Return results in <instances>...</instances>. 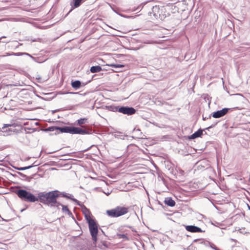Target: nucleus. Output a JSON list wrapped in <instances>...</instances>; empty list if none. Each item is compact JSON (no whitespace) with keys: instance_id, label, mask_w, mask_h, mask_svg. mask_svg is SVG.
Instances as JSON below:
<instances>
[{"instance_id":"f257e3e1","label":"nucleus","mask_w":250,"mask_h":250,"mask_svg":"<svg viewBox=\"0 0 250 250\" xmlns=\"http://www.w3.org/2000/svg\"><path fill=\"white\" fill-rule=\"evenodd\" d=\"M59 197V191L57 190L48 192H41L38 194L41 203L51 207H55L57 203V199Z\"/></svg>"},{"instance_id":"f03ea898","label":"nucleus","mask_w":250,"mask_h":250,"mask_svg":"<svg viewBox=\"0 0 250 250\" xmlns=\"http://www.w3.org/2000/svg\"><path fill=\"white\" fill-rule=\"evenodd\" d=\"M16 193L21 200L25 202L33 203L39 200L38 196L36 197L30 192L25 189L18 190Z\"/></svg>"},{"instance_id":"7ed1b4c3","label":"nucleus","mask_w":250,"mask_h":250,"mask_svg":"<svg viewBox=\"0 0 250 250\" xmlns=\"http://www.w3.org/2000/svg\"><path fill=\"white\" fill-rule=\"evenodd\" d=\"M106 212L109 216L118 217L127 213L128 212V208L124 207L117 206L114 208L107 210Z\"/></svg>"},{"instance_id":"20e7f679","label":"nucleus","mask_w":250,"mask_h":250,"mask_svg":"<svg viewBox=\"0 0 250 250\" xmlns=\"http://www.w3.org/2000/svg\"><path fill=\"white\" fill-rule=\"evenodd\" d=\"M85 218L88 223L89 229L90 234L92 236V239L93 241L96 242L97 240V233L98 232L97 225L93 219L88 218L86 215H85Z\"/></svg>"},{"instance_id":"39448f33","label":"nucleus","mask_w":250,"mask_h":250,"mask_svg":"<svg viewBox=\"0 0 250 250\" xmlns=\"http://www.w3.org/2000/svg\"><path fill=\"white\" fill-rule=\"evenodd\" d=\"M110 110L113 111H118L124 114L131 115L135 113L136 110L132 107L128 106H112L108 107Z\"/></svg>"},{"instance_id":"423d86ee","label":"nucleus","mask_w":250,"mask_h":250,"mask_svg":"<svg viewBox=\"0 0 250 250\" xmlns=\"http://www.w3.org/2000/svg\"><path fill=\"white\" fill-rule=\"evenodd\" d=\"M229 109V108H224L220 110H218L212 113V116L214 118L222 117L228 113Z\"/></svg>"},{"instance_id":"0eeeda50","label":"nucleus","mask_w":250,"mask_h":250,"mask_svg":"<svg viewBox=\"0 0 250 250\" xmlns=\"http://www.w3.org/2000/svg\"><path fill=\"white\" fill-rule=\"evenodd\" d=\"M185 227L187 231L191 232H201L203 231L200 228L195 226L188 225L186 226Z\"/></svg>"},{"instance_id":"6e6552de","label":"nucleus","mask_w":250,"mask_h":250,"mask_svg":"<svg viewBox=\"0 0 250 250\" xmlns=\"http://www.w3.org/2000/svg\"><path fill=\"white\" fill-rule=\"evenodd\" d=\"M59 196H62L63 197L66 198L67 199H70L72 200L73 201L75 202L77 205L80 206V202L77 200V199L73 198V196L71 194H68L66 193L65 192H61L59 191Z\"/></svg>"},{"instance_id":"1a4fd4ad","label":"nucleus","mask_w":250,"mask_h":250,"mask_svg":"<svg viewBox=\"0 0 250 250\" xmlns=\"http://www.w3.org/2000/svg\"><path fill=\"white\" fill-rule=\"evenodd\" d=\"M57 130H59L61 133H68L72 134V126H64L62 127L58 126Z\"/></svg>"},{"instance_id":"9d476101","label":"nucleus","mask_w":250,"mask_h":250,"mask_svg":"<svg viewBox=\"0 0 250 250\" xmlns=\"http://www.w3.org/2000/svg\"><path fill=\"white\" fill-rule=\"evenodd\" d=\"M85 0H72L70 2V5L72 8H77L79 7L81 3L84 1Z\"/></svg>"},{"instance_id":"9b49d317","label":"nucleus","mask_w":250,"mask_h":250,"mask_svg":"<svg viewBox=\"0 0 250 250\" xmlns=\"http://www.w3.org/2000/svg\"><path fill=\"white\" fill-rule=\"evenodd\" d=\"M204 130L202 129H199L197 131L195 132L193 134H192L191 136L189 137L190 139H194L197 138L198 137H201L203 134Z\"/></svg>"},{"instance_id":"f8f14e48","label":"nucleus","mask_w":250,"mask_h":250,"mask_svg":"<svg viewBox=\"0 0 250 250\" xmlns=\"http://www.w3.org/2000/svg\"><path fill=\"white\" fill-rule=\"evenodd\" d=\"M159 6L156 5L153 6L151 9L152 13H153L154 17L156 18H157L158 16L160 15V14L159 13ZM150 13L151 14V12H150Z\"/></svg>"},{"instance_id":"ddd939ff","label":"nucleus","mask_w":250,"mask_h":250,"mask_svg":"<svg viewBox=\"0 0 250 250\" xmlns=\"http://www.w3.org/2000/svg\"><path fill=\"white\" fill-rule=\"evenodd\" d=\"M164 203L165 204L171 207L174 206L175 205V201L170 197L166 198L164 201Z\"/></svg>"},{"instance_id":"4468645a","label":"nucleus","mask_w":250,"mask_h":250,"mask_svg":"<svg viewBox=\"0 0 250 250\" xmlns=\"http://www.w3.org/2000/svg\"><path fill=\"white\" fill-rule=\"evenodd\" d=\"M76 122L77 125H79L81 127H85V126H83V125L88 123V121L87 118H80L77 120Z\"/></svg>"},{"instance_id":"2eb2a0df","label":"nucleus","mask_w":250,"mask_h":250,"mask_svg":"<svg viewBox=\"0 0 250 250\" xmlns=\"http://www.w3.org/2000/svg\"><path fill=\"white\" fill-rule=\"evenodd\" d=\"M71 86L75 89H78L82 86V82L79 80L71 82Z\"/></svg>"},{"instance_id":"dca6fc26","label":"nucleus","mask_w":250,"mask_h":250,"mask_svg":"<svg viewBox=\"0 0 250 250\" xmlns=\"http://www.w3.org/2000/svg\"><path fill=\"white\" fill-rule=\"evenodd\" d=\"M102 70V67L99 65L93 66L90 68L91 73H96L101 71Z\"/></svg>"},{"instance_id":"f3484780","label":"nucleus","mask_w":250,"mask_h":250,"mask_svg":"<svg viewBox=\"0 0 250 250\" xmlns=\"http://www.w3.org/2000/svg\"><path fill=\"white\" fill-rule=\"evenodd\" d=\"M91 129L88 128V127H82L81 128V134L84 135V134H89L91 133Z\"/></svg>"},{"instance_id":"a211bd4d","label":"nucleus","mask_w":250,"mask_h":250,"mask_svg":"<svg viewBox=\"0 0 250 250\" xmlns=\"http://www.w3.org/2000/svg\"><path fill=\"white\" fill-rule=\"evenodd\" d=\"M11 124H4L1 128V131L3 132H7L8 131H11L12 130L10 128H7L8 127L11 126Z\"/></svg>"},{"instance_id":"6ab92c4d","label":"nucleus","mask_w":250,"mask_h":250,"mask_svg":"<svg viewBox=\"0 0 250 250\" xmlns=\"http://www.w3.org/2000/svg\"><path fill=\"white\" fill-rule=\"evenodd\" d=\"M81 128L72 126V134H81Z\"/></svg>"},{"instance_id":"aec40b11","label":"nucleus","mask_w":250,"mask_h":250,"mask_svg":"<svg viewBox=\"0 0 250 250\" xmlns=\"http://www.w3.org/2000/svg\"><path fill=\"white\" fill-rule=\"evenodd\" d=\"M62 211L63 212H66L69 216L72 215V212L70 211V210L68 209L67 206H64V205L62 206Z\"/></svg>"},{"instance_id":"412c9836","label":"nucleus","mask_w":250,"mask_h":250,"mask_svg":"<svg viewBox=\"0 0 250 250\" xmlns=\"http://www.w3.org/2000/svg\"><path fill=\"white\" fill-rule=\"evenodd\" d=\"M36 166L37 165L34 166L33 165H30V166H29L27 167H15V168L19 170H24L30 169Z\"/></svg>"},{"instance_id":"4be33fe9","label":"nucleus","mask_w":250,"mask_h":250,"mask_svg":"<svg viewBox=\"0 0 250 250\" xmlns=\"http://www.w3.org/2000/svg\"><path fill=\"white\" fill-rule=\"evenodd\" d=\"M23 55H26L29 56L33 59H35V58L32 57L31 55L27 53H12V55L17 56H21Z\"/></svg>"},{"instance_id":"5701e85b","label":"nucleus","mask_w":250,"mask_h":250,"mask_svg":"<svg viewBox=\"0 0 250 250\" xmlns=\"http://www.w3.org/2000/svg\"><path fill=\"white\" fill-rule=\"evenodd\" d=\"M110 66L113 68H123L125 67V65L123 64H114L112 63L109 65Z\"/></svg>"},{"instance_id":"b1692460","label":"nucleus","mask_w":250,"mask_h":250,"mask_svg":"<svg viewBox=\"0 0 250 250\" xmlns=\"http://www.w3.org/2000/svg\"><path fill=\"white\" fill-rule=\"evenodd\" d=\"M58 126H50L46 129V131H54L55 130H57Z\"/></svg>"},{"instance_id":"393cba45","label":"nucleus","mask_w":250,"mask_h":250,"mask_svg":"<svg viewBox=\"0 0 250 250\" xmlns=\"http://www.w3.org/2000/svg\"><path fill=\"white\" fill-rule=\"evenodd\" d=\"M117 235L119 236L120 238H124L126 240H128V238L126 235V234H118Z\"/></svg>"},{"instance_id":"a878e982","label":"nucleus","mask_w":250,"mask_h":250,"mask_svg":"<svg viewBox=\"0 0 250 250\" xmlns=\"http://www.w3.org/2000/svg\"><path fill=\"white\" fill-rule=\"evenodd\" d=\"M197 241H199L200 244H205L206 243V242H204L202 239H195L193 242H196Z\"/></svg>"},{"instance_id":"bb28decb","label":"nucleus","mask_w":250,"mask_h":250,"mask_svg":"<svg viewBox=\"0 0 250 250\" xmlns=\"http://www.w3.org/2000/svg\"><path fill=\"white\" fill-rule=\"evenodd\" d=\"M210 247L214 249V250H220L219 249H218L215 245L213 244H210Z\"/></svg>"},{"instance_id":"cd10ccee","label":"nucleus","mask_w":250,"mask_h":250,"mask_svg":"<svg viewBox=\"0 0 250 250\" xmlns=\"http://www.w3.org/2000/svg\"><path fill=\"white\" fill-rule=\"evenodd\" d=\"M62 206H63V205L61 203L57 201V203H56V206L55 207L59 208L60 206H61L62 207Z\"/></svg>"},{"instance_id":"c85d7f7f","label":"nucleus","mask_w":250,"mask_h":250,"mask_svg":"<svg viewBox=\"0 0 250 250\" xmlns=\"http://www.w3.org/2000/svg\"><path fill=\"white\" fill-rule=\"evenodd\" d=\"M5 38H6V37H5V36L1 37L0 38V42H7L6 41H3V39H5Z\"/></svg>"},{"instance_id":"c756f323","label":"nucleus","mask_w":250,"mask_h":250,"mask_svg":"<svg viewBox=\"0 0 250 250\" xmlns=\"http://www.w3.org/2000/svg\"><path fill=\"white\" fill-rule=\"evenodd\" d=\"M18 174H19L21 176L22 178H26V177H27V176H26V175L24 174H23V173H21V172H18Z\"/></svg>"},{"instance_id":"7c9ffc66","label":"nucleus","mask_w":250,"mask_h":250,"mask_svg":"<svg viewBox=\"0 0 250 250\" xmlns=\"http://www.w3.org/2000/svg\"><path fill=\"white\" fill-rule=\"evenodd\" d=\"M90 82H91V80H89V81L85 82V83L82 82V86H85V85H86L88 83H90Z\"/></svg>"},{"instance_id":"2f4dec72","label":"nucleus","mask_w":250,"mask_h":250,"mask_svg":"<svg viewBox=\"0 0 250 250\" xmlns=\"http://www.w3.org/2000/svg\"><path fill=\"white\" fill-rule=\"evenodd\" d=\"M90 82H91V80H89V81L85 82V83L82 82V86H85V85H86L88 83H90Z\"/></svg>"},{"instance_id":"473e14b6","label":"nucleus","mask_w":250,"mask_h":250,"mask_svg":"<svg viewBox=\"0 0 250 250\" xmlns=\"http://www.w3.org/2000/svg\"><path fill=\"white\" fill-rule=\"evenodd\" d=\"M212 116V114L209 115L208 116V117H204V116H203V120L204 121H205L207 119H210L211 118V116Z\"/></svg>"},{"instance_id":"72a5a7b5","label":"nucleus","mask_w":250,"mask_h":250,"mask_svg":"<svg viewBox=\"0 0 250 250\" xmlns=\"http://www.w3.org/2000/svg\"><path fill=\"white\" fill-rule=\"evenodd\" d=\"M33 178V177H31V176H27V177H26V180L29 182L31 181V180Z\"/></svg>"},{"instance_id":"f704fd0d","label":"nucleus","mask_w":250,"mask_h":250,"mask_svg":"<svg viewBox=\"0 0 250 250\" xmlns=\"http://www.w3.org/2000/svg\"><path fill=\"white\" fill-rule=\"evenodd\" d=\"M10 55H12V53L10 54L9 53H6L5 55L2 56V57L8 56H10Z\"/></svg>"},{"instance_id":"c9c22d12","label":"nucleus","mask_w":250,"mask_h":250,"mask_svg":"<svg viewBox=\"0 0 250 250\" xmlns=\"http://www.w3.org/2000/svg\"><path fill=\"white\" fill-rule=\"evenodd\" d=\"M215 125H216V124H215V125H211L209 126V127H207V128H206V129H209V128H211V127H212L214 126Z\"/></svg>"},{"instance_id":"e433bc0d","label":"nucleus","mask_w":250,"mask_h":250,"mask_svg":"<svg viewBox=\"0 0 250 250\" xmlns=\"http://www.w3.org/2000/svg\"><path fill=\"white\" fill-rule=\"evenodd\" d=\"M83 213L84 214L85 216L86 215L87 216L88 218H90L89 216L88 215V214H89V212H83Z\"/></svg>"},{"instance_id":"4c0bfd02","label":"nucleus","mask_w":250,"mask_h":250,"mask_svg":"<svg viewBox=\"0 0 250 250\" xmlns=\"http://www.w3.org/2000/svg\"><path fill=\"white\" fill-rule=\"evenodd\" d=\"M103 245H104V247H106V248H107V247H108L107 245V244H106V243H104V244H103Z\"/></svg>"},{"instance_id":"58836bf2","label":"nucleus","mask_w":250,"mask_h":250,"mask_svg":"<svg viewBox=\"0 0 250 250\" xmlns=\"http://www.w3.org/2000/svg\"><path fill=\"white\" fill-rule=\"evenodd\" d=\"M145 43H151V42H145Z\"/></svg>"},{"instance_id":"ea45409f","label":"nucleus","mask_w":250,"mask_h":250,"mask_svg":"<svg viewBox=\"0 0 250 250\" xmlns=\"http://www.w3.org/2000/svg\"><path fill=\"white\" fill-rule=\"evenodd\" d=\"M84 209L88 212H89L88 210L85 208L84 207Z\"/></svg>"},{"instance_id":"a19ab883","label":"nucleus","mask_w":250,"mask_h":250,"mask_svg":"<svg viewBox=\"0 0 250 250\" xmlns=\"http://www.w3.org/2000/svg\"><path fill=\"white\" fill-rule=\"evenodd\" d=\"M207 243H208V244H210V243H208V242H207Z\"/></svg>"},{"instance_id":"79ce46f5","label":"nucleus","mask_w":250,"mask_h":250,"mask_svg":"<svg viewBox=\"0 0 250 250\" xmlns=\"http://www.w3.org/2000/svg\"><path fill=\"white\" fill-rule=\"evenodd\" d=\"M207 243H208V244H210V243H208V242H207Z\"/></svg>"}]
</instances>
